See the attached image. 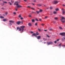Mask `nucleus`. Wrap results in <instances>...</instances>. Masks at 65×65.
Returning <instances> with one entry per match:
<instances>
[{
	"mask_svg": "<svg viewBox=\"0 0 65 65\" xmlns=\"http://www.w3.org/2000/svg\"><path fill=\"white\" fill-rule=\"evenodd\" d=\"M25 26H20V27L21 28H20L19 27H17V30H18V29H19V31H21V33H23V31H24V28H25Z\"/></svg>",
	"mask_w": 65,
	"mask_h": 65,
	"instance_id": "nucleus-1",
	"label": "nucleus"
},
{
	"mask_svg": "<svg viewBox=\"0 0 65 65\" xmlns=\"http://www.w3.org/2000/svg\"><path fill=\"white\" fill-rule=\"evenodd\" d=\"M60 20L62 23H65V19L64 17H61V19H60Z\"/></svg>",
	"mask_w": 65,
	"mask_h": 65,
	"instance_id": "nucleus-2",
	"label": "nucleus"
},
{
	"mask_svg": "<svg viewBox=\"0 0 65 65\" xmlns=\"http://www.w3.org/2000/svg\"><path fill=\"white\" fill-rule=\"evenodd\" d=\"M16 5L17 6V8H21V7H22V6L19 5V4L18 3L16 4Z\"/></svg>",
	"mask_w": 65,
	"mask_h": 65,
	"instance_id": "nucleus-3",
	"label": "nucleus"
},
{
	"mask_svg": "<svg viewBox=\"0 0 65 65\" xmlns=\"http://www.w3.org/2000/svg\"><path fill=\"white\" fill-rule=\"evenodd\" d=\"M60 35H62V36H65V33L63 32L62 33H60Z\"/></svg>",
	"mask_w": 65,
	"mask_h": 65,
	"instance_id": "nucleus-4",
	"label": "nucleus"
},
{
	"mask_svg": "<svg viewBox=\"0 0 65 65\" xmlns=\"http://www.w3.org/2000/svg\"><path fill=\"white\" fill-rule=\"evenodd\" d=\"M47 43L48 45H50V44H53V42H47Z\"/></svg>",
	"mask_w": 65,
	"mask_h": 65,
	"instance_id": "nucleus-5",
	"label": "nucleus"
},
{
	"mask_svg": "<svg viewBox=\"0 0 65 65\" xmlns=\"http://www.w3.org/2000/svg\"><path fill=\"white\" fill-rule=\"evenodd\" d=\"M53 3L55 4H57L58 3V2L57 1H53Z\"/></svg>",
	"mask_w": 65,
	"mask_h": 65,
	"instance_id": "nucleus-6",
	"label": "nucleus"
},
{
	"mask_svg": "<svg viewBox=\"0 0 65 65\" xmlns=\"http://www.w3.org/2000/svg\"><path fill=\"white\" fill-rule=\"evenodd\" d=\"M16 24L18 25H20L21 24V22L20 21H18L16 23Z\"/></svg>",
	"mask_w": 65,
	"mask_h": 65,
	"instance_id": "nucleus-7",
	"label": "nucleus"
},
{
	"mask_svg": "<svg viewBox=\"0 0 65 65\" xmlns=\"http://www.w3.org/2000/svg\"><path fill=\"white\" fill-rule=\"evenodd\" d=\"M41 38V37L40 36H39L37 37V39H40Z\"/></svg>",
	"mask_w": 65,
	"mask_h": 65,
	"instance_id": "nucleus-8",
	"label": "nucleus"
},
{
	"mask_svg": "<svg viewBox=\"0 0 65 65\" xmlns=\"http://www.w3.org/2000/svg\"><path fill=\"white\" fill-rule=\"evenodd\" d=\"M9 22L10 23H14V21L12 20H10Z\"/></svg>",
	"mask_w": 65,
	"mask_h": 65,
	"instance_id": "nucleus-9",
	"label": "nucleus"
},
{
	"mask_svg": "<svg viewBox=\"0 0 65 65\" xmlns=\"http://www.w3.org/2000/svg\"><path fill=\"white\" fill-rule=\"evenodd\" d=\"M35 36L36 37L37 36L36 35V34L35 33H34L32 35V36Z\"/></svg>",
	"mask_w": 65,
	"mask_h": 65,
	"instance_id": "nucleus-10",
	"label": "nucleus"
},
{
	"mask_svg": "<svg viewBox=\"0 0 65 65\" xmlns=\"http://www.w3.org/2000/svg\"><path fill=\"white\" fill-rule=\"evenodd\" d=\"M62 10H63L62 14H64V13H65V12H64V9H62Z\"/></svg>",
	"mask_w": 65,
	"mask_h": 65,
	"instance_id": "nucleus-11",
	"label": "nucleus"
},
{
	"mask_svg": "<svg viewBox=\"0 0 65 65\" xmlns=\"http://www.w3.org/2000/svg\"><path fill=\"white\" fill-rule=\"evenodd\" d=\"M28 26H29L30 27H31V26H32V24H31L30 23H29L28 24Z\"/></svg>",
	"mask_w": 65,
	"mask_h": 65,
	"instance_id": "nucleus-12",
	"label": "nucleus"
},
{
	"mask_svg": "<svg viewBox=\"0 0 65 65\" xmlns=\"http://www.w3.org/2000/svg\"><path fill=\"white\" fill-rule=\"evenodd\" d=\"M37 6H41V4H38L37 5Z\"/></svg>",
	"mask_w": 65,
	"mask_h": 65,
	"instance_id": "nucleus-13",
	"label": "nucleus"
},
{
	"mask_svg": "<svg viewBox=\"0 0 65 65\" xmlns=\"http://www.w3.org/2000/svg\"><path fill=\"white\" fill-rule=\"evenodd\" d=\"M3 21H4V22H6V19H4L3 20Z\"/></svg>",
	"mask_w": 65,
	"mask_h": 65,
	"instance_id": "nucleus-14",
	"label": "nucleus"
},
{
	"mask_svg": "<svg viewBox=\"0 0 65 65\" xmlns=\"http://www.w3.org/2000/svg\"><path fill=\"white\" fill-rule=\"evenodd\" d=\"M0 18L1 19H4V17L3 16H1L0 17Z\"/></svg>",
	"mask_w": 65,
	"mask_h": 65,
	"instance_id": "nucleus-15",
	"label": "nucleus"
},
{
	"mask_svg": "<svg viewBox=\"0 0 65 65\" xmlns=\"http://www.w3.org/2000/svg\"><path fill=\"white\" fill-rule=\"evenodd\" d=\"M32 23H34L35 22V20L34 19H32Z\"/></svg>",
	"mask_w": 65,
	"mask_h": 65,
	"instance_id": "nucleus-16",
	"label": "nucleus"
},
{
	"mask_svg": "<svg viewBox=\"0 0 65 65\" xmlns=\"http://www.w3.org/2000/svg\"><path fill=\"white\" fill-rule=\"evenodd\" d=\"M18 17H19V18H21V14H20V15H19Z\"/></svg>",
	"mask_w": 65,
	"mask_h": 65,
	"instance_id": "nucleus-17",
	"label": "nucleus"
},
{
	"mask_svg": "<svg viewBox=\"0 0 65 65\" xmlns=\"http://www.w3.org/2000/svg\"><path fill=\"white\" fill-rule=\"evenodd\" d=\"M28 17H29V18H31V17H32V16H31V15H30V14H29L28 15Z\"/></svg>",
	"mask_w": 65,
	"mask_h": 65,
	"instance_id": "nucleus-18",
	"label": "nucleus"
},
{
	"mask_svg": "<svg viewBox=\"0 0 65 65\" xmlns=\"http://www.w3.org/2000/svg\"><path fill=\"white\" fill-rule=\"evenodd\" d=\"M31 8V9H32V10H35V8H32V7Z\"/></svg>",
	"mask_w": 65,
	"mask_h": 65,
	"instance_id": "nucleus-19",
	"label": "nucleus"
},
{
	"mask_svg": "<svg viewBox=\"0 0 65 65\" xmlns=\"http://www.w3.org/2000/svg\"><path fill=\"white\" fill-rule=\"evenodd\" d=\"M55 10L56 11H58L59 10V9L58 8H57L55 9Z\"/></svg>",
	"mask_w": 65,
	"mask_h": 65,
	"instance_id": "nucleus-20",
	"label": "nucleus"
},
{
	"mask_svg": "<svg viewBox=\"0 0 65 65\" xmlns=\"http://www.w3.org/2000/svg\"><path fill=\"white\" fill-rule=\"evenodd\" d=\"M57 12L56 11H54L53 12V13L54 14H56Z\"/></svg>",
	"mask_w": 65,
	"mask_h": 65,
	"instance_id": "nucleus-21",
	"label": "nucleus"
},
{
	"mask_svg": "<svg viewBox=\"0 0 65 65\" xmlns=\"http://www.w3.org/2000/svg\"><path fill=\"white\" fill-rule=\"evenodd\" d=\"M54 19H55V20H57V19H58V18H57V17H55V18H54Z\"/></svg>",
	"mask_w": 65,
	"mask_h": 65,
	"instance_id": "nucleus-22",
	"label": "nucleus"
},
{
	"mask_svg": "<svg viewBox=\"0 0 65 65\" xmlns=\"http://www.w3.org/2000/svg\"><path fill=\"white\" fill-rule=\"evenodd\" d=\"M36 12H37V13L38 14V13H39V12H40L39 11H36Z\"/></svg>",
	"mask_w": 65,
	"mask_h": 65,
	"instance_id": "nucleus-23",
	"label": "nucleus"
},
{
	"mask_svg": "<svg viewBox=\"0 0 65 65\" xmlns=\"http://www.w3.org/2000/svg\"><path fill=\"white\" fill-rule=\"evenodd\" d=\"M62 46H63V47H65V45H62Z\"/></svg>",
	"mask_w": 65,
	"mask_h": 65,
	"instance_id": "nucleus-24",
	"label": "nucleus"
},
{
	"mask_svg": "<svg viewBox=\"0 0 65 65\" xmlns=\"http://www.w3.org/2000/svg\"><path fill=\"white\" fill-rule=\"evenodd\" d=\"M11 3H13L14 2V1H13L11 0Z\"/></svg>",
	"mask_w": 65,
	"mask_h": 65,
	"instance_id": "nucleus-25",
	"label": "nucleus"
},
{
	"mask_svg": "<svg viewBox=\"0 0 65 65\" xmlns=\"http://www.w3.org/2000/svg\"><path fill=\"white\" fill-rule=\"evenodd\" d=\"M8 3H9V4H10V5H12V4L11 3H10V2H8Z\"/></svg>",
	"mask_w": 65,
	"mask_h": 65,
	"instance_id": "nucleus-26",
	"label": "nucleus"
},
{
	"mask_svg": "<svg viewBox=\"0 0 65 65\" xmlns=\"http://www.w3.org/2000/svg\"><path fill=\"white\" fill-rule=\"evenodd\" d=\"M50 9H53V7H50Z\"/></svg>",
	"mask_w": 65,
	"mask_h": 65,
	"instance_id": "nucleus-27",
	"label": "nucleus"
},
{
	"mask_svg": "<svg viewBox=\"0 0 65 65\" xmlns=\"http://www.w3.org/2000/svg\"><path fill=\"white\" fill-rule=\"evenodd\" d=\"M38 30L39 31H41V29H39V28H38Z\"/></svg>",
	"mask_w": 65,
	"mask_h": 65,
	"instance_id": "nucleus-28",
	"label": "nucleus"
},
{
	"mask_svg": "<svg viewBox=\"0 0 65 65\" xmlns=\"http://www.w3.org/2000/svg\"><path fill=\"white\" fill-rule=\"evenodd\" d=\"M58 46L59 47H61V44H60Z\"/></svg>",
	"mask_w": 65,
	"mask_h": 65,
	"instance_id": "nucleus-29",
	"label": "nucleus"
},
{
	"mask_svg": "<svg viewBox=\"0 0 65 65\" xmlns=\"http://www.w3.org/2000/svg\"><path fill=\"white\" fill-rule=\"evenodd\" d=\"M59 29H62V28L61 27H59Z\"/></svg>",
	"mask_w": 65,
	"mask_h": 65,
	"instance_id": "nucleus-30",
	"label": "nucleus"
},
{
	"mask_svg": "<svg viewBox=\"0 0 65 65\" xmlns=\"http://www.w3.org/2000/svg\"><path fill=\"white\" fill-rule=\"evenodd\" d=\"M5 14L6 15H7V14H8V13H7V12H6V13H5Z\"/></svg>",
	"mask_w": 65,
	"mask_h": 65,
	"instance_id": "nucleus-31",
	"label": "nucleus"
},
{
	"mask_svg": "<svg viewBox=\"0 0 65 65\" xmlns=\"http://www.w3.org/2000/svg\"><path fill=\"white\" fill-rule=\"evenodd\" d=\"M13 13L14 14H16V13L15 12H14Z\"/></svg>",
	"mask_w": 65,
	"mask_h": 65,
	"instance_id": "nucleus-32",
	"label": "nucleus"
},
{
	"mask_svg": "<svg viewBox=\"0 0 65 65\" xmlns=\"http://www.w3.org/2000/svg\"><path fill=\"white\" fill-rule=\"evenodd\" d=\"M35 25H36V26H37V23H36L35 24Z\"/></svg>",
	"mask_w": 65,
	"mask_h": 65,
	"instance_id": "nucleus-33",
	"label": "nucleus"
},
{
	"mask_svg": "<svg viewBox=\"0 0 65 65\" xmlns=\"http://www.w3.org/2000/svg\"><path fill=\"white\" fill-rule=\"evenodd\" d=\"M1 5L2 6H3V5H4V4H1Z\"/></svg>",
	"mask_w": 65,
	"mask_h": 65,
	"instance_id": "nucleus-34",
	"label": "nucleus"
},
{
	"mask_svg": "<svg viewBox=\"0 0 65 65\" xmlns=\"http://www.w3.org/2000/svg\"><path fill=\"white\" fill-rule=\"evenodd\" d=\"M45 19H46L47 18V16H45Z\"/></svg>",
	"mask_w": 65,
	"mask_h": 65,
	"instance_id": "nucleus-35",
	"label": "nucleus"
},
{
	"mask_svg": "<svg viewBox=\"0 0 65 65\" xmlns=\"http://www.w3.org/2000/svg\"><path fill=\"white\" fill-rule=\"evenodd\" d=\"M20 19L21 20H23V18L22 17H21V18H20Z\"/></svg>",
	"mask_w": 65,
	"mask_h": 65,
	"instance_id": "nucleus-36",
	"label": "nucleus"
},
{
	"mask_svg": "<svg viewBox=\"0 0 65 65\" xmlns=\"http://www.w3.org/2000/svg\"><path fill=\"white\" fill-rule=\"evenodd\" d=\"M44 25V24H41V25H42V26H43V25Z\"/></svg>",
	"mask_w": 65,
	"mask_h": 65,
	"instance_id": "nucleus-37",
	"label": "nucleus"
},
{
	"mask_svg": "<svg viewBox=\"0 0 65 65\" xmlns=\"http://www.w3.org/2000/svg\"><path fill=\"white\" fill-rule=\"evenodd\" d=\"M40 12H41V11H42V10L41 9H40Z\"/></svg>",
	"mask_w": 65,
	"mask_h": 65,
	"instance_id": "nucleus-38",
	"label": "nucleus"
},
{
	"mask_svg": "<svg viewBox=\"0 0 65 65\" xmlns=\"http://www.w3.org/2000/svg\"><path fill=\"white\" fill-rule=\"evenodd\" d=\"M4 3H7V2H4Z\"/></svg>",
	"mask_w": 65,
	"mask_h": 65,
	"instance_id": "nucleus-39",
	"label": "nucleus"
},
{
	"mask_svg": "<svg viewBox=\"0 0 65 65\" xmlns=\"http://www.w3.org/2000/svg\"><path fill=\"white\" fill-rule=\"evenodd\" d=\"M36 21H38V19H36Z\"/></svg>",
	"mask_w": 65,
	"mask_h": 65,
	"instance_id": "nucleus-40",
	"label": "nucleus"
},
{
	"mask_svg": "<svg viewBox=\"0 0 65 65\" xmlns=\"http://www.w3.org/2000/svg\"><path fill=\"white\" fill-rule=\"evenodd\" d=\"M57 43V41H54V43Z\"/></svg>",
	"mask_w": 65,
	"mask_h": 65,
	"instance_id": "nucleus-41",
	"label": "nucleus"
},
{
	"mask_svg": "<svg viewBox=\"0 0 65 65\" xmlns=\"http://www.w3.org/2000/svg\"><path fill=\"white\" fill-rule=\"evenodd\" d=\"M27 7L28 8H30V6H28Z\"/></svg>",
	"mask_w": 65,
	"mask_h": 65,
	"instance_id": "nucleus-42",
	"label": "nucleus"
},
{
	"mask_svg": "<svg viewBox=\"0 0 65 65\" xmlns=\"http://www.w3.org/2000/svg\"><path fill=\"white\" fill-rule=\"evenodd\" d=\"M47 36L48 37H50V36H48V35H47Z\"/></svg>",
	"mask_w": 65,
	"mask_h": 65,
	"instance_id": "nucleus-43",
	"label": "nucleus"
},
{
	"mask_svg": "<svg viewBox=\"0 0 65 65\" xmlns=\"http://www.w3.org/2000/svg\"><path fill=\"white\" fill-rule=\"evenodd\" d=\"M1 8V9H3V10H4V8Z\"/></svg>",
	"mask_w": 65,
	"mask_h": 65,
	"instance_id": "nucleus-44",
	"label": "nucleus"
},
{
	"mask_svg": "<svg viewBox=\"0 0 65 65\" xmlns=\"http://www.w3.org/2000/svg\"><path fill=\"white\" fill-rule=\"evenodd\" d=\"M62 40L63 41H64V39H62Z\"/></svg>",
	"mask_w": 65,
	"mask_h": 65,
	"instance_id": "nucleus-45",
	"label": "nucleus"
},
{
	"mask_svg": "<svg viewBox=\"0 0 65 65\" xmlns=\"http://www.w3.org/2000/svg\"><path fill=\"white\" fill-rule=\"evenodd\" d=\"M59 39H57V41H59Z\"/></svg>",
	"mask_w": 65,
	"mask_h": 65,
	"instance_id": "nucleus-46",
	"label": "nucleus"
},
{
	"mask_svg": "<svg viewBox=\"0 0 65 65\" xmlns=\"http://www.w3.org/2000/svg\"><path fill=\"white\" fill-rule=\"evenodd\" d=\"M34 2H36V0H34Z\"/></svg>",
	"mask_w": 65,
	"mask_h": 65,
	"instance_id": "nucleus-47",
	"label": "nucleus"
},
{
	"mask_svg": "<svg viewBox=\"0 0 65 65\" xmlns=\"http://www.w3.org/2000/svg\"><path fill=\"white\" fill-rule=\"evenodd\" d=\"M15 11H17V8H15Z\"/></svg>",
	"mask_w": 65,
	"mask_h": 65,
	"instance_id": "nucleus-48",
	"label": "nucleus"
},
{
	"mask_svg": "<svg viewBox=\"0 0 65 65\" xmlns=\"http://www.w3.org/2000/svg\"><path fill=\"white\" fill-rule=\"evenodd\" d=\"M39 20L40 21H41V19H39Z\"/></svg>",
	"mask_w": 65,
	"mask_h": 65,
	"instance_id": "nucleus-49",
	"label": "nucleus"
},
{
	"mask_svg": "<svg viewBox=\"0 0 65 65\" xmlns=\"http://www.w3.org/2000/svg\"><path fill=\"white\" fill-rule=\"evenodd\" d=\"M30 33H33V31H31Z\"/></svg>",
	"mask_w": 65,
	"mask_h": 65,
	"instance_id": "nucleus-50",
	"label": "nucleus"
},
{
	"mask_svg": "<svg viewBox=\"0 0 65 65\" xmlns=\"http://www.w3.org/2000/svg\"><path fill=\"white\" fill-rule=\"evenodd\" d=\"M24 1H25V2H27V1H26V0H24Z\"/></svg>",
	"mask_w": 65,
	"mask_h": 65,
	"instance_id": "nucleus-51",
	"label": "nucleus"
},
{
	"mask_svg": "<svg viewBox=\"0 0 65 65\" xmlns=\"http://www.w3.org/2000/svg\"><path fill=\"white\" fill-rule=\"evenodd\" d=\"M10 25H12V24H11V23H10Z\"/></svg>",
	"mask_w": 65,
	"mask_h": 65,
	"instance_id": "nucleus-52",
	"label": "nucleus"
},
{
	"mask_svg": "<svg viewBox=\"0 0 65 65\" xmlns=\"http://www.w3.org/2000/svg\"><path fill=\"white\" fill-rule=\"evenodd\" d=\"M32 13H35V12H32Z\"/></svg>",
	"mask_w": 65,
	"mask_h": 65,
	"instance_id": "nucleus-53",
	"label": "nucleus"
},
{
	"mask_svg": "<svg viewBox=\"0 0 65 65\" xmlns=\"http://www.w3.org/2000/svg\"><path fill=\"white\" fill-rule=\"evenodd\" d=\"M36 35H39V34L38 33H36Z\"/></svg>",
	"mask_w": 65,
	"mask_h": 65,
	"instance_id": "nucleus-54",
	"label": "nucleus"
},
{
	"mask_svg": "<svg viewBox=\"0 0 65 65\" xmlns=\"http://www.w3.org/2000/svg\"><path fill=\"white\" fill-rule=\"evenodd\" d=\"M44 31H47V30H44Z\"/></svg>",
	"mask_w": 65,
	"mask_h": 65,
	"instance_id": "nucleus-55",
	"label": "nucleus"
},
{
	"mask_svg": "<svg viewBox=\"0 0 65 65\" xmlns=\"http://www.w3.org/2000/svg\"><path fill=\"white\" fill-rule=\"evenodd\" d=\"M50 30H52L53 29H50Z\"/></svg>",
	"mask_w": 65,
	"mask_h": 65,
	"instance_id": "nucleus-56",
	"label": "nucleus"
},
{
	"mask_svg": "<svg viewBox=\"0 0 65 65\" xmlns=\"http://www.w3.org/2000/svg\"><path fill=\"white\" fill-rule=\"evenodd\" d=\"M63 6H65V5H63Z\"/></svg>",
	"mask_w": 65,
	"mask_h": 65,
	"instance_id": "nucleus-57",
	"label": "nucleus"
},
{
	"mask_svg": "<svg viewBox=\"0 0 65 65\" xmlns=\"http://www.w3.org/2000/svg\"><path fill=\"white\" fill-rule=\"evenodd\" d=\"M32 4L33 5H34V4L32 3Z\"/></svg>",
	"mask_w": 65,
	"mask_h": 65,
	"instance_id": "nucleus-58",
	"label": "nucleus"
},
{
	"mask_svg": "<svg viewBox=\"0 0 65 65\" xmlns=\"http://www.w3.org/2000/svg\"><path fill=\"white\" fill-rule=\"evenodd\" d=\"M15 3H18V2H16Z\"/></svg>",
	"mask_w": 65,
	"mask_h": 65,
	"instance_id": "nucleus-59",
	"label": "nucleus"
},
{
	"mask_svg": "<svg viewBox=\"0 0 65 65\" xmlns=\"http://www.w3.org/2000/svg\"><path fill=\"white\" fill-rule=\"evenodd\" d=\"M3 15H4V16H5V15H4V14H3Z\"/></svg>",
	"mask_w": 65,
	"mask_h": 65,
	"instance_id": "nucleus-60",
	"label": "nucleus"
},
{
	"mask_svg": "<svg viewBox=\"0 0 65 65\" xmlns=\"http://www.w3.org/2000/svg\"><path fill=\"white\" fill-rule=\"evenodd\" d=\"M15 3L14 4V5H15Z\"/></svg>",
	"mask_w": 65,
	"mask_h": 65,
	"instance_id": "nucleus-61",
	"label": "nucleus"
},
{
	"mask_svg": "<svg viewBox=\"0 0 65 65\" xmlns=\"http://www.w3.org/2000/svg\"><path fill=\"white\" fill-rule=\"evenodd\" d=\"M44 43H45L46 42H44Z\"/></svg>",
	"mask_w": 65,
	"mask_h": 65,
	"instance_id": "nucleus-62",
	"label": "nucleus"
},
{
	"mask_svg": "<svg viewBox=\"0 0 65 65\" xmlns=\"http://www.w3.org/2000/svg\"><path fill=\"white\" fill-rule=\"evenodd\" d=\"M64 39H65V38H64Z\"/></svg>",
	"mask_w": 65,
	"mask_h": 65,
	"instance_id": "nucleus-63",
	"label": "nucleus"
},
{
	"mask_svg": "<svg viewBox=\"0 0 65 65\" xmlns=\"http://www.w3.org/2000/svg\"><path fill=\"white\" fill-rule=\"evenodd\" d=\"M22 24H23V23L22 22Z\"/></svg>",
	"mask_w": 65,
	"mask_h": 65,
	"instance_id": "nucleus-64",
	"label": "nucleus"
}]
</instances>
